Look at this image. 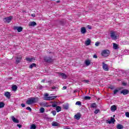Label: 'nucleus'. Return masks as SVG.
<instances>
[{"mask_svg":"<svg viewBox=\"0 0 129 129\" xmlns=\"http://www.w3.org/2000/svg\"><path fill=\"white\" fill-rule=\"evenodd\" d=\"M74 92L75 93H76V92H78V90H75V91H74Z\"/></svg>","mask_w":129,"mask_h":129,"instance_id":"54","label":"nucleus"},{"mask_svg":"<svg viewBox=\"0 0 129 129\" xmlns=\"http://www.w3.org/2000/svg\"><path fill=\"white\" fill-rule=\"evenodd\" d=\"M44 96H45V97H48V96H49V94H48V93L45 94H44Z\"/></svg>","mask_w":129,"mask_h":129,"instance_id":"44","label":"nucleus"},{"mask_svg":"<svg viewBox=\"0 0 129 129\" xmlns=\"http://www.w3.org/2000/svg\"><path fill=\"white\" fill-rule=\"evenodd\" d=\"M51 113H52L53 115H56V111H52Z\"/></svg>","mask_w":129,"mask_h":129,"instance_id":"40","label":"nucleus"},{"mask_svg":"<svg viewBox=\"0 0 129 129\" xmlns=\"http://www.w3.org/2000/svg\"><path fill=\"white\" fill-rule=\"evenodd\" d=\"M110 54V52L108 49H105L103 50L101 52V55L103 57H108Z\"/></svg>","mask_w":129,"mask_h":129,"instance_id":"2","label":"nucleus"},{"mask_svg":"<svg viewBox=\"0 0 129 129\" xmlns=\"http://www.w3.org/2000/svg\"><path fill=\"white\" fill-rule=\"evenodd\" d=\"M17 89H18V86H17V85H14L12 86V90L13 91H16Z\"/></svg>","mask_w":129,"mask_h":129,"instance_id":"26","label":"nucleus"},{"mask_svg":"<svg viewBox=\"0 0 129 129\" xmlns=\"http://www.w3.org/2000/svg\"><path fill=\"white\" fill-rule=\"evenodd\" d=\"M84 98L85 100H90L91 99V97L89 96H85Z\"/></svg>","mask_w":129,"mask_h":129,"instance_id":"29","label":"nucleus"},{"mask_svg":"<svg viewBox=\"0 0 129 129\" xmlns=\"http://www.w3.org/2000/svg\"><path fill=\"white\" fill-rule=\"evenodd\" d=\"M17 126L19 127V128H21L22 127V125L18 124Z\"/></svg>","mask_w":129,"mask_h":129,"instance_id":"45","label":"nucleus"},{"mask_svg":"<svg viewBox=\"0 0 129 129\" xmlns=\"http://www.w3.org/2000/svg\"><path fill=\"white\" fill-rule=\"evenodd\" d=\"M111 111H115V110H116V106L115 105L111 106Z\"/></svg>","mask_w":129,"mask_h":129,"instance_id":"21","label":"nucleus"},{"mask_svg":"<svg viewBox=\"0 0 129 129\" xmlns=\"http://www.w3.org/2000/svg\"><path fill=\"white\" fill-rule=\"evenodd\" d=\"M39 101V99L38 98H30L29 99H28V100H27V101H26V103L27 104H33V103H36V102H38V101Z\"/></svg>","mask_w":129,"mask_h":129,"instance_id":"1","label":"nucleus"},{"mask_svg":"<svg viewBox=\"0 0 129 129\" xmlns=\"http://www.w3.org/2000/svg\"><path fill=\"white\" fill-rule=\"evenodd\" d=\"M88 29H89V30H91L92 29L91 27H90V26H88Z\"/></svg>","mask_w":129,"mask_h":129,"instance_id":"52","label":"nucleus"},{"mask_svg":"<svg viewBox=\"0 0 129 129\" xmlns=\"http://www.w3.org/2000/svg\"><path fill=\"white\" fill-rule=\"evenodd\" d=\"M21 60H22L21 57H17L16 58V63L19 64V63L21 62Z\"/></svg>","mask_w":129,"mask_h":129,"instance_id":"20","label":"nucleus"},{"mask_svg":"<svg viewBox=\"0 0 129 129\" xmlns=\"http://www.w3.org/2000/svg\"><path fill=\"white\" fill-rule=\"evenodd\" d=\"M31 16L33 17V18H35V17H36V14H31Z\"/></svg>","mask_w":129,"mask_h":129,"instance_id":"49","label":"nucleus"},{"mask_svg":"<svg viewBox=\"0 0 129 129\" xmlns=\"http://www.w3.org/2000/svg\"><path fill=\"white\" fill-rule=\"evenodd\" d=\"M116 128L117 129H122L123 128V126L121 124H118L117 125Z\"/></svg>","mask_w":129,"mask_h":129,"instance_id":"22","label":"nucleus"},{"mask_svg":"<svg viewBox=\"0 0 129 129\" xmlns=\"http://www.w3.org/2000/svg\"><path fill=\"white\" fill-rule=\"evenodd\" d=\"M113 48L114 50H117L118 49V45L116 43H113Z\"/></svg>","mask_w":129,"mask_h":129,"instance_id":"17","label":"nucleus"},{"mask_svg":"<svg viewBox=\"0 0 129 129\" xmlns=\"http://www.w3.org/2000/svg\"><path fill=\"white\" fill-rule=\"evenodd\" d=\"M93 58H95L96 59H97V55L96 54H94L93 55Z\"/></svg>","mask_w":129,"mask_h":129,"instance_id":"47","label":"nucleus"},{"mask_svg":"<svg viewBox=\"0 0 129 129\" xmlns=\"http://www.w3.org/2000/svg\"><path fill=\"white\" fill-rule=\"evenodd\" d=\"M11 118L14 122H15L16 123H19V120L17 119L14 116H12Z\"/></svg>","mask_w":129,"mask_h":129,"instance_id":"18","label":"nucleus"},{"mask_svg":"<svg viewBox=\"0 0 129 129\" xmlns=\"http://www.w3.org/2000/svg\"><path fill=\"white\" fill-rule=\"evenodd\" d=\"M110 88L111 89H113V87H110Z\"/></svg>","mask_w":129,"mask_h":129,"instance_id":"56","label":"nucleus"},{"mask_svg":"<svg viewBox=\"0 0 129 129\" xmlns=\"http://www.w3.org/2000/svg\"><path fill=\"white\" fill-rule=\"evenodd\" d=\"M5 106V103L4 102H0V108H3V107H4Z\"/></svg>","mask_w":129,"mask_h":129,"instance_id":"32","label":"nucleus"},{"mask_svg":"<svg viewBox=\"0 0 129 129\" xmlns=\"http://www.w3.org/2000/svg\"><path fill=\"white\" fill-rule=\"evenodd\" d=\"M39 111L40 113H44V112H45V109L43 107H42L40 109Z\"/></svg>","mask_w":129,"mask_h":129,"instance_id":"28","label":"nucleus"},{"mask_svg":"<svg viewBox=\"0 0 129 129\" xmlns=\"http://www.w3.org/2000/svg\"><path fill=\"white\" fill-rule=\"evenodd\" d=\"M52 107H57V104L55 103V102L51 105Z\"/></svg>","mask_w":129,"mask_h":129,"instance_id":"36","label":"nucleus"},{"mask_svg":"<svg viewBox=\"0 0 129 129\" xmlns=\"http://www.w3.org/2000/svg\"><path fill=\"white\" fill-rule=\"evenodd\" d=\"M58 76L61 77L62 79H66L67 78V75L63 73H58Z\"/></svg>","mask_w":129,"mask_h":129,"instance_id":"6","label":"nucleus"},{"mask_svg":"<svg viewBox=\"0 0 129 129\" xmlns=\"http://www.w3.org/2000/svg\"><path fill=\"white\" fill-rule=\"evenodd\" d=\"M85 64L87 66H89L90 65V61L89 60L85 61Z\"/></svg>","mask_w":129,"mask_h":129,"instance_id":"31","label":"nucleus"},{"mask_svg":"<svg viewBox=\"0 0 129 129\" xmlns=\"http://www.w3.org/2000/svg\"><path fill=\"white\" fill-rule=\"evenodd\" d=\"M102 64H103V69L104 71H108L109 70V68H108V65L107 64L102 62Z\"/></svg>","mask_w":129,"mask_h":129,"instance_id":"5","label":"nucleus"},{"mask_svg":"<svg viewBox=\"0 0 129 129\" xmlns=\"http://www.w3.org/2000/svg\"><path fill=\"white\" fill-rule=\"evenodd\" d=\"M26 109H27V110H29V111H32V109H31V107H27L26 108Z\"/></svg>","mask_w":129,"mask_h":129,"instance_id":"39","label":"nucleus"},{"mask_svg":"<svg viewBox=\"0 0 129 129\" xmlns=\"http://www.w3.org/2000/svg\"><path fill=\"white\" fill-rule=\"evenodd\" d=\"M52 126H59V123L57 122H53L52 123Z\"/></svg>","mask_w":129,"mask_h":129,"instance_id":"23","label":"nucleus"},{"mask_svg":"<svg viewBox=\"0 0 129 129\" xmlns=\"http://www.w3.org/2000/svg\"><path fill=\"white\" fill-rule=\"evenodd\" d=\"M36 66H37V64H36V63H33L32 64H31L30 66H29V68L30 69H32V68H34V67H36Z\"/></svg>","mask_w":129,"mask_h":129,"instance_id":"25","label":"nucleus"},{"mask_svg":"<svg viewBox=\"0 0 129 129\" xmlns=\"http://www.w3.org/2000/svg\"><path fill=\"white\" fill-rule=\"evenodd\" d=\"M41 82L44 83L45 82V79H43L41 81Z\"/></svg>","mask_w":129,"mask_h":129,"instance_id":"53","label":"nucleus"},{"mask_svg":"<svg viewBox=\"0 0 129 129\" xmlns=\"http://www.w3.org/2000/svg\"><path fill=\"white\" fill-rule=\"evenodd\" d=\"M125 114L126 117H129V112H126Z\"/></svg>","mask_w":129,"mask_h":129,"instance_id":"41","label":"nucleus"},{"mask_svg":"<svg viewBox=\"0 0 129 129\" xmlns=\"http://www.w3.org/2000/svg\"><path fill=\"white\" fill-rule=\"evenodd\" d=\"M115 122V119H114V118H112V117H111L110 120H107V123H114Z\"/></svg>","mask_w":129,"mask_h":129,"instance_id":"11","label":"nucleus"},{"mask_svg":"<svg viewBox=\"0 0 129 129\" xmlns=\"http://www.w3.org/2000/svg\"><path fill=\"white\" fill-rule=\"evenodd\" d=\"M55 98H57V96H49L47 97H45L44 100H53V99H55Z\"/></svg>","mask_w":129,"mask_h":129,"instance_id":"7","label":"nucleus"},{"mask_svg":"<svg viewBox=\"0 0 129 129\" xmlns=\"http://www.w3.org/2000/svg\"><path fill=\"white\" fill-rule=\"evenodd\" d=\"M110 37L112 40H116L117 39V36L114 33V32H111Z\"/></svg>","mask_w":129,"mask_h":129,"instance_id":"4","label":"nucleus"},{"mask_svg":"<svg viewBox=\"0 0 129 129\" xmlns=\"http://www.w3.org/2000/svg\"><path fill=\"white\" fill-rule=\"evenodd\" d=\"M90 43H91V40L89 39H87V40L85 41V44L86 46H89L90 45Z\"/></svg>","mask_w":129,"mask_h":129,"instance_id":"15","label":"nucleus"},{"mask_svg":"<svg viewBox=\"0 0 129 129\" xmlns=\"http://www.w3.org/2000/svg\"><path fill=\"white\" fill-rule=\"evenodd\" d=\"M38 87L39 89H43V88H44V87H43L42 85L40 84L38 85Z\"/></svg>","mask_w":129,"mask_h":129,"instance_id":"38","label":"nucleus"},{"mask_svg":"<svg viewBox=\"0 0 129 129\" xmlns=\"http://www.w3.org/2000/svg\"><path fill=\"white\" fill-rule=\"evenodd\" d=\"M63 109H66V110L69 109V104L67 103L66 104L63 105Z\"/></svg>","mask_w":129,"mask_h":129,"instance_id":"14","label":"nucleus"},{"mask_svg":"<svg viewBox=\"0 0 129 129\" xmlns=\"http://www.w3.org/2000/svg\"><path fill=\"white\" fill-rule=\"evenodd\" d=\"M5 96L10 99L11 98V93L9 92H6L5 93Z\"/></svg>","mask_w":129,"mask_h":129,"instance_id":"13","label":"nucleus"},{"mask_svg":"<svg viewBox=\"0 0 129 129\" xmlns=\"http://www.w3.org/2000/svg\"><path fill=\"white\" fill-rule=\"evenodd\" d=\"M44 60L45 62H46L47 63H52V62L53 61L52 57L50 56H45Z\"/></svg>","mask_w":129,"mask_h":129,"instance_id":"3","label":"nucleus"},{"mask_svg":"<svg viewBox=\"0 0 129 129\" xmlns=\"http://www.w3.org/2000/svg\"><path fill=\"white\" fill-rule=\"evenodd\" d=\"M76 105H79L80 106H81V102L80 101H77L76 103Z\"/></svg>","mask_w":129,"mask_h":129,"instance_id":"34","label":"nucleus"},{"mask_svg":"<svg viewBox=\"0 0 129 129\" xmlns=\"http://www.w3.org/2000/svg\"><path fill=\"white\" fill-rule=\"evenodd\" d=\"M81 32L82 34H85L86 33V28L85 27H82L81 28Z\"/></svg>","mask_w":129,"mask_h":129,"instance_id":"16","label":"nucleus"},{"mask_svg":"<svg viewBox=\"0 0 129 129\" xmlns=\"http://www.w3.org/2000/svg\"><path fill=\"white\" fill-rule=\"evenodd\" d=\"M12 19H13V17L11 16L7 18H5L4 19V21L7 23H10L11 21H12Z\"/></svg>","mask_w":129,"mask_h":129,"instance_id":"8","label":"nucleus"},{"mask_svg":"<svg viewBox=\"0 0 129 129\" xmlns=\"http://www.w3.org/2000/svg\"><path fill=\"white\" fill-rule=\"evenodd\" d=\"M56 88H57L56 87L53 86V87L51 88V89L54 90V89H56Z\"/></svg>","mask_w":129,"mask_h":129,"instance_id":"50","label":"nucleus"},{"mask_svg":"<svg viewBox=\"0 0 129 129\" xmlns=\"http://www.w3.org/2000/svg\"><path fill=\"white\" fill-rule=\"evenodd\" d=\"M48 83L49 84H51V81H49L48 82Z\"/></svg>","mask_w":129,"mask_h":129,"instance_id":"55","label":"nucleus"},{"mask_svg":"<svg viewBox=\"0 0 129 129\" xmlns=\"http://www.w3.org/2000/svg\"><path fill=\"white\" fill-rule=\"evenodd\" d=\"M123 86H126V83L123 82L122 83Z\"/></svg>","mask_w":129,"mask_h":129,"instance_id":"46","label":"nucleus"},{"mask_svg":"<svg viewBox=\"0 0 129 129\" xmlns=\"http://www.w3.org/2000/svg\"><path fill=\"white\" fill-rule=\"evenodd\" d=\"M56 110L57 112H59V111H61V107H60V106H56Z\"/></svg>","mask_w":129,"mask_h":129,"instance_id":"24","label":"nucleus"},{"mask_svg":"<svg viewBox=\"0 0 129 129\" xmlns=\"http://www.w3.org/2000/svg\"><path fill=\"white\" fill-rule=\"evenodd\" d=\"M83 81V82H85V83H88L89 82V80H84Z\"/></svg>","mask_w":129,"mask_h":129,"instance_id":"43","label":"nucleus"},{"mask_svg":"<svg viewBox=\"0 0 129 129\" xmlns=\"http://www.w3.org/2000/svg\"><path fill=\"white\" fill-rule=\"evenodd\" d=\"M95 46H96V47H98V46H99V42H97L95 43Z\"/></svg>","mask_w":129,"mask_h":129,"instance_id":"42","label":"nucleus"},{"mask_svg":"<svg viewBox=\"0 0 129 129\" xmlns=\"http://www.w3.org/2000/svg\"><path fill=\"white\" fill-rule=\"evenodd\" d=\"M62 88H63V90H65V89H67V87H66V86H63Z\"/></svg>","mask_w":129,"mask_h":129,"instance_id":"51","label":"nucleus"},{"mask_svg":"<svg viewBox=\"0 0 129 129\" xmlns=\"http://www.w3.org/2000/svg\"><path fill=\"white\" fill-rule=\"evenodd\" d=\"M128 90L124 89L120 92V94H123V95H126L128 93Z\"/></svg>","mask_w":129,"mask_h":129,"instance_id":"9","label":"nucleus"},{"mask_svg":"<svg viewBox=\"0 0 129 129\" xmlns=\"http://www.w3.org/2000/svg\"><path fill=\"white\" fill-rule=\"evenodd\" d=\"M80 117H81V115L80 114V113H78L77 114L75 115V118L77 120H79L80 119Z\"/></svg>","mask_w":129,"mask_h":129,"instance_id":"12","label":"nucleus"},{"mask_svg":"<svg viewBox=\"0 0 129 129\" xmlns=\"http://www.w3.org/2000/svg\"><path fill=\"white\" fill-rule=\"evenodd\" d=\"M14 30H17V32L20 33V32L23 31V28L22 27H15Z\"/></svg>","mask_w":129,"mask_h":129,"instance_id":"10","label":"nucleus"},{"mask_svg":"<svg viewBox=\"0 0 129 129\" xmlns=\"http://www.w3.org/2000/svg\"><path fill=\"white\" fill-rule=\"evenodd\" d=\"M91 108H96V103H93L91 105Z\"/></svg>","mask_w":129,"mask_h":129,"instance_id":"27","label":"nucleus"},{"mask_svg":"<svg viewBox=\"0 0 129 129\" xmlns=\"http://www.w3.org/2000/svg\"><path fill=\"white\" fill-rule=\"evenodd\" d=\"M36 127H37L36 126V125L33 124L32 125H31V127H30V128L31 129H36Z\"/></svg>","mask_w":129,"mask_h":129,"instance_id":"33","label":"nucleus"},{"mask_svg":"<svg viewBox=\"0 0 129 129\" xmlns=\"http://www.w3.org/2000/svg\"><path fill=\"white\" fill-rule=\"evenodd\" d=\"M22 107H25L26 106V105L25 104H21Z\"/></svg>","mask_w":129,"mask_h":129,"instance_id":"48","label":"nucleus"},{"mask_svg":"<svg viewBox=\"0 0 129 129\" xmlns=\"http://www.w3.org/2000/svg\"><path fill=\"white\" fill-rule=\"evenodd\" d=\"M37 25V23L35 22H32L29 23V26L30 27H35Z\"/></svg>","mask_w":129,"mask_h":129,"instance_id":"19","label":"nucleus"},{"mask_svg":"<svg viewBox=\"0 0 129 129\" xmlns=\"http://www.w3.org/2000/svg\"><path fill=\"white\" fill-rule=\"evenodd\" d=\"M100 110L99 109H96L94 111V113H95V114H97V113L98 112H99Z\"/></svg>","mask_w":129,"mask_h":129,"instance_id":"37","label":"nucleus"},{"mask_svg":"<svg viewBox=\"0 0 129 129\" xmlns=\"http://www.w3.org/2000/svg\"><path fill=\"white\" fill-rule=\"evenodd\" d=\"M26 59L28 62H32L33 61V58L26 57Z\"/></svg>","mask_w":129,"mask_h":129,"instance_id":"30","label":"nucleus"},{"mask_svg":"<svg viewBox=\"0 0 129 129\" xmlns=\"http://www.w3.org/2000/svg\"><path fill=\"white\" fill-rule=\"evenodd\" d=\"M118 92V90L117 89H115L113 91V94L114 95H115V94H116V93Z\"/></svg>","mask_w":129,"mask_h":129,"instance_id":"35","label":"nucleus"}]
</instances>
